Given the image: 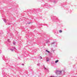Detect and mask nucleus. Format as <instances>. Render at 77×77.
Returning a JSON list of instances; mask_svg holds the SVG:
<instances>
[{
    "label": "nucleus",
    "mask_w": 77,
    "mask_h": 77,
    "mask_svg": "<svg viewBox=\"0 0 77 77\" xmlns=\"http://www.w3.org/2000/svg\"><path fill=\"white\" fill-rule=\"evenodd\" d=\"M14 45H15V44L14 43Z\"/></svg>",
    "instance_id": "9"
},
{
    "label": "nucleus",
    "mask_w": 77,
    "mask_h": 77,
    "mask_svg": "<svg viewBox=\"0 0 77 77\" xmlns=\"http://www.w3.org/2000/svg\"><path fill=\"white\" fill-rule=\"evenodd\" d=\"M22 65H24V64H23Z\"/></svg>",
    "instance_id": "8"
},
{
    "label": "nucleus",
    "mask_w": 77,
    "mask_h": 77,
    "mask_svg": "<svg viewBox=\"0 0 77 77\" xmlns=\"http://www.w3.org/2000/svg\"><path fill=\"white\" fill-rule=\"evenodd\" d=\"M61 73H62L61 71H59L58 70H57L56 72V74H61Z\"/></svg>",
    "instance_id": "1"
},
{
    "label": "nucleus",
    "mask_w": 77,
    "mask_h": 77,
    "mask_svg": "<svg viewBox=\"0 0 77 77\" xmlns=\"http://www.w3.org/2000/svg\"><path fill=\"white\" fill-rule=\"evenodd\" d=\"M46 51H47V52H48V53H50V52L49 51H48V50H46Z\"/></svg>",
    "instance_id": "5"
},
{
    "label": "nucleus",
    "mask_w": 77,
    "mask_h": 77,
    "mask_svg": "<svg viewBox=\"0 0 77 77\" xmlns=\"http://www.w3.org/2000/svg\"><path fill=\"white\" fill-rule=\"evenodd\" d=\"M47 62H48V61H49V58H47Z\"/></svg>",
    "instance_id": "2"
},
{
    "label": "nucleus",
    "mask_w": 77,
    "mask_h": 77,
    "mask_svg": "<svg viewBox=\"0 0 77 77\" xmlns=\"http://www.w3.org/2000/svg\"><path fill=\"white\" fill-rule=\"evenodd\" d=\"M50 77H54V76H51Z\"/></svg>",
    "instance_id": "6"
},
{
    "label": "nucleus",
    "mask_w": 77,
    "mask_h": 77,
    "mask_svg": "<svg viewBox=\"0 0 77 77\" xmlns=\"http://www.w3.org/2000/svg\"><path fill=\"white\" fill-rule=\"evenodd\" d=\"M41 57V59H42V57Z\"/></svg>",
    "instance_id": "7"
},
{
    "label": "nucleus",
    "mask_w": 77,
    "mask_h": 77,
    "mask_svg": "<svg viewBox=\"0 0 77 77\" xmlns=\"http://www.w3.org/2000/svg\"><path fill=\"white\" fill-rule=\"evenodd\" d=\"M59 62V60H57L55 61V63H57Z\"/></svg>",
    "instance_id": "3"
},
{
    "label": "nucleus",
    "mask_w": 77,
    "mask_h": 77,
    "mask_svg": "<svg viewBox=\"0 0 77 77\" xmlns=\"http://www.w3.org/2000/svg\"><path fill=\"white\" fill-rule=\"evenodd\" d=\"M59 32L60 33H62V31L61 30H60L59 31Z\"/></svg>",
    "instance_id": "4"
}]
</instances>
